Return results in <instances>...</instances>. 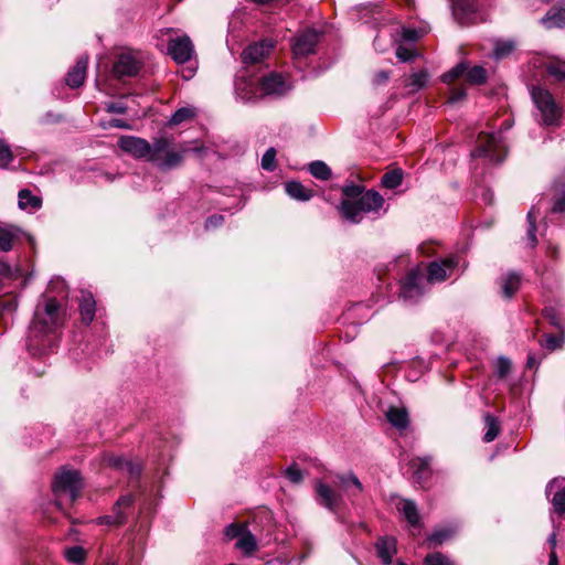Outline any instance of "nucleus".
<instances>
[{
    "label": "nucleus",
    "instance_id": "obj_1",
    "mask_svg": "<svg viewBox=\"0 0 565 565\" xmlns=\"http://www.w3.org/2000/svg\"><path fill=\"white\" fill-rule=\"evenodd\" d=\"M64 312L56 298H47L38 307L29 328L28 349L33 355H42L54 345L52 335L64 324Z\"/></svg>",
    "mask_w": 565,
    "mask_h": 565
},
{
    "label": "nucleus",
    "instance_id": "obj_2",
    "mask_svg": "<svg viewBox=\"0 0 565 565\" xmlns=\"http://www.w3.org/2000/svg\"><path fill=\"white\" fill-rule=\"evenodd\" d=\"M342 193L344 198L339 205V212L352 224H359L364 220H377L387 212L384 198L375 190L350 184L342 189Z\"/></svg>",
    "mask_w": 565,
    "mask_h": 565
},
{
    "label": "nucleus",
    "instance_id": "obj_3",
    "mask_svg": "<svg viewBox=\"0 0 565 565\" xmlns=\"http://www.w3.org/2000/svg\"><path fill=\"white\" fill-rule=\"evenodd\" d=\"M206 150L199 141H185L180 143L178 148H173L172 139L159 137L150 143L149 162L162 171H167L180 167L185 157L191 153L202 158Z\"/></svg>",
    "mask_w": 565,
    "mask_h": 565
},
{
    "label": "nucleus",
    "instance_id": "obj_4",
    "mask_svg": "<svg viewBox=\"0 0 565 565\" xmlns=\"http://www.w3.org/2000/svg\"><path fill=\"white\" fill-rule=\"evenodd\" d=\"M507 156V146L499 134H480L476 148L471 151L472 158H483L490 163H501Z\"/></svg>",
    "mask_w": 565,
    "mask_h": 565
},
{
    "label": "nucleus",
    "instance_id": "obj_5",
    "mask_svg": "<svg viewBox=\"0 0 565 565\" xmlns=\"http://www.w3.org/2000/svg\"><path fill=\"white\" fill-rule=\"evenodd\" d=\"M531 97L540 111L542 124L546 126L558 125L561 108L556 104L553 95L545 88L533 86Z\"/></svg>",
    "mask_w": 565,
    "mask_h": 565
},
{
    "label": "nucleus",
    "instance_id": "obj_6",
    "mask_svg": "<svg viewBox=\"0 0 565 565\" xmlns=\"http://www.w3.org/2000/svg\"><path fill=\"white\" fill-rule=\"evenodd\" d=\"M83 488L82 478L76 470L63 469L56 475L53 482V491L55 494L68 493L72 501L76 500Z\"/></svg>",
    "mask_w": 565,
    "mask_h": 565
},
{
    "label": "nucleus",
    "instance_id": "obj_7",
    "mask_svg": "<svg viewBox=\"0 0 565 565\" xmlns=\"http://www.w3.org/2000/svg\"><path fill=\"white\" fill-rule=\"evenodd\" d=\"M260 96L281 97L290 89V84L278 73H270L259 81Z\"/></svg>",
    "mask_w": 565,
    "mask_h": 565
},
{
    "label": "nucleus",
    "instance_id": "obj_8",
    "mask_svg": "<svg viewBox=\"0 0 565 565\" xmlns=\"http://www.w3.org/2000/svg\"><path fill=\"white\" fill-rule=\"evenodd\" d=\"M194 45L188 35L171 39L168 44V54L178 64H184L192 58Z\"/></svg>",
    "mask_w": 565,
    "mask_h": 565
},
{
    "label": "nucleus",
    "instance_id": "obj_9",
    "mask_svg": "<svg viewBox=\"0 0 565 565\" xmlns=\"http://www.w3.org/2000/svg\"><path fill=\"white\" fill-rule=\"evenodd\" d=\"M458 266L457 257H446L440 262H431L427 268V280L440 282L450 277Z\"/></svg>",
    "mask_w": 565,
    "mask_h": 565
},
{
    "label": "nucleus",
    "instance_id": "obj_10",
    "mask_svg": "<svg viewBox=\"0 0 565 565\" xmlns=\"http://www.w3.org/2000/svg\"><path fill=\"white\" fill-rule=\"evenodd\" d=\"M118 147L137 159L149 161L150 142L135 136H122L118 140Z\"/></svg>",
    "mask_w": 565,
    "mask_h": 565
},
{
    "label": "nucleus",
    "instance_id": "obj_11",
    "mask_svg": "<svg viewBox=\"0 0 565 565\" xmlns=\"http://www.w3.org/2000/svg\"><path fill=\"white\" fill-rule=\"evenodd\" d=\"M431 462V456L415 457L409 460L408 465L412 470L413 478L422 488H424L433 477Z\"/></svg>",
    "mask_w": 565,
    "mask_h": 565
},
{
    "label": "nucleus",
    "instance_id": "obj_12",
    "mask_svg": "<svg viewBox=\"0 0 565 565\" xmlns=\"http://www.w3.org/2000/svg\"><path fill=\"white\" fill-rule=\"evenodd\" d=\"M319 33L315 30H307L296 36L292 44V53L296 57H303L315 52Z\"/></svg>",
    "mask_w": 565,
    "mask_h": 565
},
{
    "label": "nucleus",
    "instance_id": "obj_13",
    "mask_svg": "<svg viewBox=\"0 0 565 565\" xmlns=\"http://www.w3.org/2000/svg\"><path fill=\"white\" fill-rule=\"evenodd\" d=\"M274 45L269 41L250 44L241 54L242 63L245 65L260 63L269 55Z\"/></svg>",
    "mask_w": 565,
    "mask_h": 565
},
{
    "label": "nucleus",
    "instance_id": "obj_14",
    "mask_svg": "<svg viewBox=\"0 0 565 565\" xmlns=\"http://www.w3.org/2000/svg\"><path fill=\"white\" fill-rule=\"evenodd\" d=\"M422 280L423 276L418 270L409 271L402 282L401 296L405 300L416 301L423 295Z\"/></svg>",
    "mask_w": 565,
    "mask_h": 565
},
{
    "label": "nucleus",
    "instance_id": "obj_15",
    "mask_svg": "<svg viewBox=\"0 0 565 565\" xmlns=\"http://www.w3.org/2000/svg\"><path fill=\"white\" fill-rule=\"evenodd\" d=\"M315 490L317 493L318 503L329 511L335 512L339 503L342 500L341 494L337 493L330 486L322 481L316 482Z\"/></svg>",
    "mask_w": 565,
    "mask_h": 565
},
{
    "label": "nucleus",
    "instance_id": "obj_16",
    "mask_svg": "<svg viewBox=\"0 0 565 565\" xmlns=\"http://www.w3.org/2000/svg\"><path fill=\"white\" fill-rule=\"evenodd\" d=\"M104 461L107 466L116 470L126 471L131 478H138L141 473V466L139 463L132 462L121 456L106 455Z\"/></svg>",
    "mask_w": 565,
    "mask_h": 565
},
{
    "label": "nucleus",
    "instance_id": "obj_17",
    "mask_svg": "<svg viewBox=\"0 0 565 565\" xmlns=\"http://www.w3.org/2000/svg\"><path fill=\"white\" fill-rule=\"evenodd\" d=\"M140 68L139 62L130 54H120L113 66L116 77L135 76Z\"/></svg>",
    "mask_w": 565,
    "mask_h": 565
},
{
    "label": "nucleus",
    "instance_id": "obj_18",
    "mask_svg": "<svg viewBox=\"0 0 565 565\" xmlns=\"http://www.w3.org/2000/svg\"><path fill=\"white\" fill-rule=\"evenodd\" d=\"M542 25L547 29H562L565 26V2L553 6L541 19Z\"/></svg>",
    "mask_w": 565,
    "mask_h": 565
},
{
    "label": "nucleus",
    "instance_id": "obj_19",
    "mask_svg": "<svg viewBox=\"0 0 565 565\" xmlns=\"http://www.w3.org/2000/svg\"><path fill=\"white\" fill-rule=\"evenodd\" d=\"M87 65L88 56L83 55L78 57L76 64L68 71L66 76V84L71 88H78L84 84Z\"/></svg>",
    "mask_w": 565,
    "mask_h": 565
},
{
    "label": "nucleus",
    "instance_id": "obj_20",
    "mask_svg": "<svg viewBox=\"0 0 565 565\" xmlns=\"http://www.w3.org/2000/svg\"><path fill=\"white\" fill-rule=\"evenodd\" d=\"M236 95L244 102H255L260 96L259 82L256 84L253 81L238 78L235 83Z\"/></svg>",
    "mask_w": 565,
    "mask_h": 565
},
{
    "label": "nucleus",
    "instance_id": "obj_21",
    "mask_svg": "<svg viewBox=\"0 0 565 565\" xmlns=\"http://www.w3.org/2000/svg\"><path fill=\"white\" fill-rule=\"evenodd\" d=\"M22 234L23 232L14 225H0V250H12Z\"/></svg>",
    "mask_w": 565,
    "mask_h": 565
},
{
    "label": "nucleus",
    "instance_id": "obj_22",
    "mask_svg": "<svg viewBox=\"0 0 565 565\" xmlns=\"http://www.w3.org/2000/svg\"><path fill=\"white\" fill-rule=\"evenodd\" d=\"M377 557L384 565L392 564L393 556L396 554V540L391 536L380 537L375 543Z\"/></svg>",
    "mask_w": 565,
    "mask_h": 565
},
{
    "label": "nucleus",
    "instance_id": "obj_23",
    "mask_svg": "<svg viewBox=\"0 0 565 565\" xmlns=\"http://www.w3.org/2000/svg\"><path fill=\"white\" fill-rule=\"evenodd\" d=\"M455 19L465 24L476 11L473 0H450Z\"/></svg>",
    "mask_w": 565,
    "mask_h": 565
},
{
    "label": "nucleus",
    "instance_id": "obj_24",
    "mask_svg": "<svg viewBox=\"0 0 565 565\" xmlns=\"http://www.w3.org/2000/svg\"><path fill=\"white\" fill-rule=\"evenodd\" d=\"M96 312V301L89 291H82L79 299V313L85 324L93 322Z\"/></svg>",
    "mask_w": 565,
    "mask_h": 565
},
{
    "label": "nucleus",
    "instance_id": "obj_25",
    "mask_svg": "<svg viewBox=\"0 0 565 565\" xmlns=\"http://www.w3.org/2000/svg\"><path fill=\"white\" fill-rule=\"evenodd\" d=\"M337 480L350 497H356L363 492V484L353 472L337 475Z\"/></svg>",
    "mask_w": 565,
    "mask_h": 565
},
{
    "label": "nucleus",
    "instance_id": "obj_26",
    "mask_svg": "<svg viewBox=\"0 0 565 565\" xmlns=\"http://www.w3.org/2000/svg\"><path fill=\"white\" fill-rule=\"evenodd\" d=\"M501 292L505 299H511L521 287V276L515 271L508 273L500 280Z\"/></svg>",
    "mask_w": 565,
    "mask_h": 565
},
{
    "label": "nucleus",
    "instance_id": "obj_27",
    "mask_svg": "<svg viewBox=\"0 0 565 565\" xmlns=\"http://www.w3.org/2000/svg\"><path fill=\"white\" fill-rule=\"evenodd\" d=\"M286 193L298 201H308L310 200L315 192L312 189L306 188L302 183L297 180H290L285 183Z\"/></svg>",
    "mask_w": 565,
    "mask_h": 565
},
{
    "label": "nucleus",
    "instance_id": "obj_28",
    "mask_svg": "<svg viewBox=\"0 0 565 565\" xmlns=\"http://www.w3.org/2000/svg\"><path fill=\"white\" fill-rule=\"evenodd\" d=\"M386 419L397 429H405L409 424L408 413L404 407H390L386 412Z\"/></svg>",
    "mask_w": 565,
    "mask_h": 565
},
{
    "label": "nucleus",
    "instance_id": "obj_29",
    "mask_svg": "<svg viewBox=\"0 0 565 565\" xmlns=\"http://www.w3.org/2000/svg\"><path fill=\"white\" fill-rule=\"evenodd\" d=\"M235 546H236V548L241 550L243 552V554L246 556L253 555L258 548L256 537L248 530V527L241 535V537L236 541Z\"/></svg>",
    "mask_w": 565,
    "mask_h": 565
},
{
    "label": "nucleus",
    "instance_id": "obj_30",
    "mask_svg": "<svg viewBox=\"0 0 565 565\" xmlns=\"http://www.w3.org/2000/svg\"><path fill=\"white\" fill-rule=\"evenodd\" d=\"M398 510L403 513L406 521L412 526H417L420 524V515L417 509L416 503L411 499H403L402 507Z\"/></svg>",
    "mask_w": 565,
    "mask_h": 565
},
{
    "label": "nucleus",
    "instance_id": "obj_31",
    "mask_svg": "<svg viewBox=\"0 0 565 565\" xmlns=\"http://www.w3.org/2000/svg\"><path fill=\"white\" fill-rule=\"evenodd\" d=\"M18 199V205L21 210H38L42 206L41 198L32 194V192L28 189L20 190Z\"/></svg>",
    "mask_w": 565,
    "mask_h": 565
},
{
    "label": "nucleus",
    "instance_id": "obj_32",
    "mask_svg": "<svg viewBox=\"0 0 565 565\" xmlns=\"http://www.w3.org/2000/svg\"><path fill=\"white\" fill-rule=\"evenodd\" d=\"M135 502V498L131 494H125L118 498L113 505V515L122 516V525L126 523L128 514L127 510L131 509Z\"/></svg>",
    "mask_w": 565,
    "mask_h": 565
},
{
    "label": "nucleus",
    "instance_id": "obj_33",
    "mask_svg": "<svg viewBox=\"0 0 565 565\" xmlns=\"http://www.w3.org/2000/svg\"><path fill=\"white\" fill-rule=\"evenodd\" d=\"M456 531L452 527H441L433 531L430 535L427 537V543L429 546H439L445 542L449 541L454 537Z\"/></svg>",
    "mask_w": 565,
    "mask_h": 565
},
{
    "label": "nucleus",
    "instance_id": "obj_34",
    "mask_svg": "<svg viewBox=\"0 0 565 565\" xmlns=\"http://www.w3.org/2000/svg\"><path fill=\"white\" fill-rule=\"evenodd\" d=\"M545 71L556 82H565V61L551 60L545 63Z\"/></svg>",
    "mask_w": 565,
    "mask_h": 565
},
{
    "label": "nucleus",
    "instance_id": "obj_35",
    "mask_svg": "<svg viewBox=\"0 0 565 565\" xmlns=\"http://www.w3.org/2000/svg\"><path fill=\"white\" fill-rule=\"evenodd\" d=\"M483 419L487 427V430L483 435V440L486 443H491L499 436L501 427L498 419L489 413L484 415Z\"/></svg>",
    "mask_w": 565,
    "mask_h": 565
},
{
    "label": "nucleus",
    "instance_id": "obj_36",
    "mask_svg": "<svg viewBox=\"0 0 565 565\" xmlns=\"http://www.w3.org/2000/svg\"><path fill=\"white\" fill-rule=\"evenodd\" d=\"M515 49V42L513 40H497L494 42L493 56L497 60L509 56Z\"/></svg>",
    "mask_w": 565,
    "mask_h": 565
},
{
    "label": "nucleus",
    "instance_id": "obj_37",
    "mask_svg": "<svg viewBox=\"0 0 565 565\" xmlns=\"http://www.w3.org/2000/svg\"><path fill=\"white\" fill-rule=\"evenodd\" d=\"M428 82V73L426 71H419L416 73H413L405 84L406 87H411V92L415 93L420 90L427 85Z\"/></svg>",
    "mask_w": 565,
    "mask_h": 565
},
{
    "label": "nucleus",
    "instance_id": "obj_38",
    "mask_svg": "<svg viewBox=\"0 0 565 565\" xmlns=\"http://www.w3.org/2000/svg\"><path fill=\"white\" fill-rule=\"evenodd\" d=\"M466 79L473 85H481L487 81V71L479 65L469 68L467 64Z\"/></svg>",
    "mask_w": 565,
    "mask_h": 565
},
{
    "label": "nucleus",
    "instance_id": "obj_39",
    "mask_svg": "<svg viewBox=\"0 0 565 565\" xmlns=\"http://www.w3.org/2000/svg\"><path fill=\"white\" fill-rule=\"evenodd\" d=\"M195 116V110L191 107L179 108L170 118V125L177 126Z\"/></svg>",
    "mask_w": 565,
    "mask_h": 565
},
{
    "label": "nucleus",
    "instance_id": "obj_40",
    "mask_svg": "<svg viewBox=\"0 0 565 565\" xmlns=\"http://www.w3.org/2000/svg\"><path fill=\"white\" fill-rule=\"evenodd\" d=\"M467 62H460L454 66L450 71L441 76V81L446 84L452 83L455 79L466 75Z\"/></svg>",
    "mask_w": 565,
    "mask_h": 565
},
{
    "label": "nucleus",
    "instance_id": "obj_41",
    "mask_svg": "<svg viewBox=\"0 0 565 565\" xmlns=\"http://www.w3.org/2000/svg\"><path fill=\"white\" fill-rule=\"evenodd\" d=\"M308 171L312 177H331L332 174L330 167L320 160L311 162L308 166Z\"/></svg>",
    "mask_w": 565,
    "mask_h": 565
},
{
    "label": "nucleus",
    "instance_id": "obj_42",
    "mask_svg": "<svg viewBox=\"0 0 565 565\" xmlns=\"http://www.w3.org/2000/svg\"><path fill=\"white\" fill-rule=\"evenodd\" d=\"M425 565H456L448 556L440 552L428 554L424 558Z\"/></svg>",
    "mask_w": 565,
    "mask_h": 565
},
{
    "label": "nucleus",
    "instance_id": "obj_43",
    "mask_svg": "<svg viewBox=\"0 0 565 565\" xmlns=\"http://www.w3.org/2000/svg\"><path fill=\"white\" fill-rule=\"evenodd\" d=\"M66 559L73 564H82L85 559V551L82 546H73L65 550Z\"/></svg>",
    "mask_w": 565,
    "mask_h": 565
},
{
    "label": "nucleus",
    "instance_id": "obj_44",
    "mask_svg": "<svg viewBox=\"0 0 565 565\" xmlns=\"http://www.w3.org/2000/svg\"><path fill=\"white\" fill-rule=\"evenodd\" d=\"M276 149L269 148L262 157V168L268 172H273L276 169Z\"/></svg>",
    "mask_w": 565,
    "mask_h": 565
},
{
    "label": "nucleus",
    "instance_id": "obj_45",
    "mask_svg": "<svg viewBox=\"0 0 565 565\" xmlns=\"http://www.w3.org/2000/svg\"><path fill=\"white\" fill-rule=\"evenodd\" d=\"M564 330L559 331L558 334H548L545 335L544 342H541L542 345H544L546 349L554 351L562 347L564 342Z\"/></svg>",
    "mask_w": 565,
    "mask_h": 565
},
{
    "label": "nucleus",
    "instance_id": "obj_46",
    "mask_svg": "<svg viewBox=\"0 0 565 565\" xmlns=\"http://www.w3.org/2000/svg\"><path fill=\"white\" fill-rule=\"evenodd\" d=\"M13 160L11 147L7 141L0 139V168H7Z\"/></svg>",
    "mask_w": 565,
    "mask_h": 565
},
{
    "label": "nucleus",
    "instance_id": "obj_47",
    "mask_svg": "<svg viewBox=\"0 0 565 565\" xmlns=\"http://www.w3.org/2000/svg\"><path fill=\"white\" fill-rule=\"evenodd\" d=\"M246 529L247 525L245 524L231 523L225 526L224 535L226 536L227 540H238Z\"/></svg>",
    "mask_w": 565,
    "mask_h": 565
},
{
    "label": "nucleus",
    "instance_id": "obj_48",
    "mask_svg": "<svg viewBox=\"0 0 565 565\" xmlns=\"http://www.w3.org/2000/svg\"><path fill=\"white\" fill-rule=\"evenodd\" d=\"M511 370V362L508 358L501 356L497 360L495 373L498 377L504 379Z\"/></svg>",
    "mask_w": 565,
    "mask_h": 565
},
{
    "label": "nucleus",
    "instance_id": "obj_49",
    "mask_svg": "<svg viewBox=\"0 0 565 565\" xmlns=\"http://www.w3.org/2000/svg\"><path fill=\"white\" fill-rule=\"evenodd\" d=\"M544 317L553 327H555L559 331L564 330V322L553 308L545 309Z\"/></svg>",
    "mask_w": 565,
    "mask_h": 565
},
{
    "label": "nucleus",
    "instance_id": "obj_50",
    "mask_svg": "<svg viewBox=\"0 0 565 565\" xmlns=\"http://www.w3.org/2000/svg\"><path fill=\"white\" fill-rule=\"evenodd\" d=\"M552 213H565V186L554 198Z\"/></svg>",
    "mask_w": 565,
    "mask_h": 565
},
{
    "label": "nucleus",
    "instance_id": "obj_51",
    "mask_svg": "<svg viewBox=\"0 0 565 565\" xmlns=\"http://www.w3.org/2000/svg\"><path fill=\"white\" fill-rule=\"evenodd\" d=\"M286 477L292 483H300L303 479L301 470L296 465L289 466L286 469Z\"/></svg>",
    "mask_w": 565,
    "mask_h": 565
},
{
    "label": "nucleus",
    "instance_id": "obj_52",
    "mask_svg": "<svg viewBox=\"0 0 565 565\" xmlns=\"http://www.w3.org/2000/svg\"><path fill=\"white\" fill-rule=\"evenodd\" d=\"M396 56L402 62H408L412 61L416 54L413 49L399 45L396 50Z\"/></svg>",
    "mask_w": 565,
    "mask_h": 565
},
{
    "label": "nucleus",
    "instance_id": "obj_53",
    "mask_svg": "<svg viewBox=\"0 0 565 565\" xmlns=\"http://www.w3.org/2000/svg\"><path fill=\"white\" fill-rule=\"evenodd\" d=\"M97 523L110 526H120L122 525V516H114L113 514L103 515L97 519Z\"/></svg>",
    "mask_w": 565,
    "mask_h": 565
},
{
    "label": "nucleus",
    "instance_id": "obj_54",
    "mask_svg": "<svg viewBox=\"0 0 565 565\" xmlns=\"http://www.w3.org/2000/svg\"><path fill=\"white\" fill-rule=\"evenodd\" d=\"M0 277L12 279L15 277V270L6 260L0 259Z\"/></svg>",
    "mask_w": 565,
    "mask_h": 565
},
{
    "label": "nucleus",
    "instance_id": "obj_55",
    "mask_svg": "<svg viewBox=\"0 0 565 565\" xmlns=\"http://www.w3.org/2000/svg\"><path fill=\"white\" fill-rule=\"evenodd\" d=\"M223 223H224V216L215 214V215L207 217V220L205 221V228L206 230L216 228V227L221 226Z\"/></svg>",
    "mask_w": 565,
    "mask_h": 565
},
{
    "label": "nucleus",
    "instance_id": "obj_56",
    "mask_svg": "<svg viewBox=\"0 0 565 565\" xmlns=\"http://www.w3.org/2000/svg\"><path fill=\"white\" fill-rule=\"evenodd\" d=\"M536 231V224L527 225L526 238L531 248H534L537 245Z\"/></svg>",
    "mask_w": 565,
    "mask_h": 565
},
{
    "label": "nucleus",
    "instance_id": "obj_57",
    "mask_svg": "<svg viewBox=\"0 0 565 565\" xmlns=\"http://www.w3.org/2000/svg\"><path fill=\"white\" fill-rule=\"evenodd\" d=\"M466 98V90L463 88H452L449 97V103L455 104Z\"/></svg>",
    "mask_w": 565,
    "mask_h": 565
},
{
    "label": "nucleus",
    "instance_id": "obj_58",
    "mask_svg": "<svg viewBox=\"0 0 565 565\" xmlns=\"http://www.w3.org/2000/svg\"><path fill=\"white\" fill-rule=\"evenodd\" d=\"M106 110L111 114H125L127 107L122 103H109L106 105Z\"/></svg>",
    "mask_w": 565,
    "mask_h": 565
},
{
    "label": "nucleus",
    "instance_id": "obj_59",
    "mask_svg": "<svg viewBox=\"0 0 565 565\" xmlns=\"http://www.w3.org/2000/svg\"><path fill=\"white\" fill-rule=\"evenodd\" d=\"M382 177H388V178L404 177V172L399 167L392 164V166L387 167V170L385 171V173Z\"/></svg>",
    "mask_w": 565,
    "mask_h": 565
},
{
    "label": "nucleus",
    "instance_id": "obj_60",
    "mask_svg": "<svg viewBox=\"0 0 565 565\" xmlns=\"http://www.w3.org/2000/svg\"><path fill=\"white\" fill-rule=\"evenodd\" d=\"M402 36L405 41L415 42L418 39V33L414 29H404Z\"/></svg>",
    "mask_w": 565,
    "mask_h": 565
},
{
    "label": "nucleus",
    "instance_id": "obj_61",
    "mask_svg": "<svg viewBox=\"0 0 565 565\" xmlns=\"http://www.w3.org/2000/svg\"><path fill=\"white\" fill-rule=\"evenodd\" d=\"M388 77H390V73L388 72L380 71V72L375 73L373 82L376 85H381V84L386 83Z\"/></svg>",
    "mask_w": 565,
    "mask_h": 565
},
{
    "label": "nucleus",
    "instance_id": "obj_62",
    "mask_svg": "<svg viewBox=\"0 0 565 565\" xmlns=\"http://www.w3.org/2000/svg\"><path fill=\"white\" fill-rule=\"evenodd\" d=\"M382 185L386 189H396L402 184L403 179H381Z\"/></svg>",
    "mask_w": 565,
    "mask_h": 565
},
{
    "label": "nucleus",
    "instance_id": "obj_63",
    "mask_svg": "<svg viewBox=\"0 0 565 565\" xmlns=\"http://www.w3.org/2000/svg\"><path fill=\"white\" fill-rule=\"evenodd\" d=\"M526 221H527V225L536 224V215H535V212H534V206H532L530 209V211L527 212Z\"/></svg>",
    "mask_w": 565,
    "mask_h": 565
},
{
    "label": "nucleus",
    "instance_id": "obj_64",
    "mask_svg": "<svg viewBox=\"0 0 565 565\" xmlns=\"http://www.w3.org/2000/svg\"><path fill=\"white\" fill-rule=\"evenodd\" d=\"M110 126L111 127H116V128H128L129 126L121 119H111L110 121Z\"/></svg>",
    "mask_w": 565,
    "mask_h": 565
}]
</instances>
